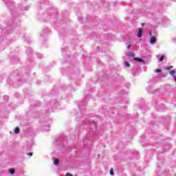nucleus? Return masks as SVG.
Masks as SVG:
<instances>
[{"instance_id":"1","label":"nucleus","mask_w":176,"mask_h":176,"mask_svg":"<svg viewBox=\"0 0 176 176\" xmlns=\"http://www.w3.org/2000/svg\"><path fill=\"white\" fill-rule=\"evenodd\" d=\"M150 43L151 45H155V43H156V37H155V36H151Z\"/></svg>"},{"instance_id":"2","label":"nucleus","mask_w":176,"mask_h":176,"mask_svg":"<svg viewBox=\"0 0 176 176\" xmlns=\"http://www.w3.org/2000/svg\"><path fill=\"white\" fill-rule=\"evenodd\" d=\"M142 28H139V32L138 33V38H142Z\"/></svg>"},{"instance_id":"3","label":"nucleus","mask_w":176,"mask_h":176,"mask_svg":"<svg viewBox=\"0 0 176 176\" xmlns=\"http://www.w3.org/2000/svg\"><path fill=\"white\" fill-rule=\"evenodd\" d=\"M169 74L173 76V78L175 79V82H176V76L174 75L175 74V70L169 71Z\"/></svg>"},{"instance_id":"4","label":"nucleus","mask_w":176,"mask_h":176,"mask_svg":"<svg viewBox=\"0 0 176 176\" xmlns=\"http://www.w3.org/2000/svg\"><path fill=\"white\" fill-rule=\"evenodd\" d=\"M133 60L138 61L139 63H145V61H144V60H142V58H133Z\"/></svg>"},{"instance_id":"5","label":"nucleus","mask_w":176,"mask_h":176,"mask_svg":"<svg viewBox=\"0 0 176 176\" xmlns=\"http://www.w3.org/2000/svg\"><path fill=\"white\" fill-rule=\"evenodd\" d=\"M54 164L55 166H57V164H60V160H58V158H55L54 161Z\"/></svg>"},{"instance_id":"6","label":"nucleus","mask_w":176,"mask_h":176,"mask_svg":"<svg viewBox=\"0 0 176 176\" xmlns=\"http://www.w3.org/2000/svg\"><path fill=\"white\" fill-rule=\"evenodd\" d=\"M14 133L15 134H19V133H20V128L19 127L15 128Z\"/></svg>"},{"instance_id":"7","label":"nucleus","mask_w":176,"mask_h":176,"mask_svg":"<svg viewBox=\"0 0 176 176\" xmlns=\"http://www.w3.org/2000/svg\"><path fill=\"white\" fill-rule=\"evenodd\" d=\"M155 72H156L157 74H160V72H162V69H157L155 70Z\"/></svg>"},{"instance_id":"8","label":"nucleus","mask_w":176,"mask_h":176,"mask_svg":"<svg viewBox=\"0 0 176 176\" xmlns=\"http://www.w3.org/2000/svg\"><path fill=\"white\" fill-rule=\"evenodd\" d=\"M124 65L125 67H130V63H129V62H124Z\"/></svg>"},{"instance_id":"9","label":"nucleus","mask_w":176,"mask_h":176,"mask_svg":"<svg viewBox=\"0 0 176 176\" xmlns=\"http://www.w3.org/2000/svg\"><path fill=\"white\" fill-rule=\"evenodd\" d=\"M110 174L111 175H113V168H111L110 170Z\"/></svg>"},{"instance_id":"10","label":"nucleus","mask_w":176,"mask_h":176,"mask_svg":"<svg viewBox=\"0 0 176 176\" xmlns=\"http://www.w3.org/2000/svg\"><path fill=\"white\" fill-rule=\"evenodd\" d=\"M134 56H135L134 53H130V54H129V57H134Z\"/></svg>"},{"instance_id":"11","label":"nucleus","mask_w":176,"mask_h":176,"mask_svg":"<svg viewBox=\"0 0 176 176\" xmlns=\"http://www.w3.org/2000/svg\"><path fill=\"white\" fill-rule=\"evenodd\" d=\"M14 169H10V173H11V174H14Z\"/></svg>"},{"instance_id":"12","label":"nucleus","mask_w":176,"mask_h":176,"mask_svg":"<svg viewBox=\"0 0 176 176\" xmlns=\"http://www.w3.org/2000/svg\"><path fill=\"white\" fill-rule=\"evenodd\" d=\"M163 60H164V56H162L160 58V61H163Z\"/></svg>"},{"instance_id":"13","label":"nucleus","mask_w":176,"mask_h":176,"mask_svg":"<svg viewBox=\"0 0 176 176\" xmlns=\"http://www.w3.org/2000/svg\"><path fill=\"white\" fill-rule=\"evenodd\" d=\"M28 156H32V153H27Z\"/></svg>"},{"instance_id":"14","label":"nucleus","mask_w":176,"mask_h":176,"mask_svg":"<svg viewBox=\"0 0 176 176\" xmlns=\"http://www.w3.org/2000/svg\"><path fill=\"white\" fill-rule=\"evenodd\" d=\"M65 176H74V175L69 173H67Z\"/></svg>"},{"instance_id":"15","label":"nucleus","mask_w":176,"mask_h":176,"mask_svg":"<svg viewBox=\"0 0 176 176\" xmlns=\"http://www.w3.org/2000/svg\"><path fill=\"white\" fill-rule=\"evenodd\" d=\"M131 47V44H129L128 46H127V49H130Z\"/></svg>"},{"instance_id":"16","label":"nucleus","mask_w":176,"mask_h":176,"mask_svg":"<svg viewBox=\"0 0 176 176\" xmlns=\"http://www.w3.org/2000/svg\"><path fill=\"white\" fill-rule=\"evenodd\" d=\"M150 35H151V36H152V32H150Z\"/></svg>"}]
</instances>
